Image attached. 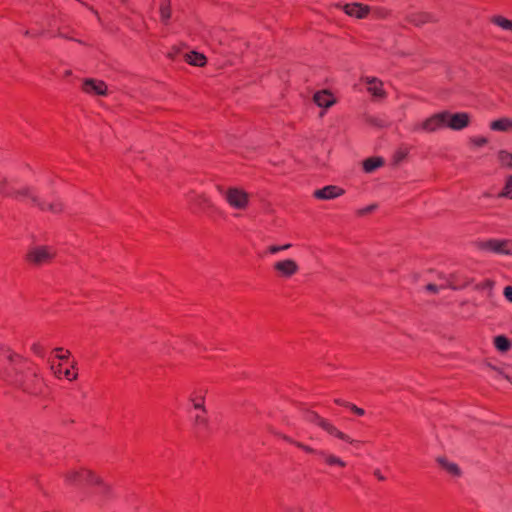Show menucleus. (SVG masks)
<instances>
[{"instance_id":"ddd939ff","label":"nucleus","mask_w":512,"mask_h":512,"mask_svg":"<svg viewBox=\"0 0 512 512\" xmlns=\"http://www.w3.org/2000/svg\"><path fill=\"white\" fill-rule=\"evenodd\" d=\"M361 81L367 85V91L375 99H384L386 92L383 89V82L376 77H362Z\"/></svg>"},{"instance_id":"0eeeda50","label":"nucleus","mask_w":512,"mask_h":512,"mask_svg":"<svg viewBox=\"0 0 512 512\" xmlns=\"http://www.w3.org/2000/svg\"><path fill=\"white\" fill-rule=\"evenodd\" d=\"M476 247L483 251H489L496 254L512 255L511 239H488L476 243Z\"/></svg>"},{"instance_id":"ea45409f","label":"nucleus","mask_w":512,"mask_h":512,"mask_svg":"<svg viewBox=\"0 0 512 512\" xmlns=\"http://www.w3.org/2000/svg\"><path fill=\"white\" fill-rule=\"evenodd\" d=\"M348 408L357 416H363L365 414V411L362 408H359L352 403L349 404Z\"/></svg>"},{"instance_id":"6ab92c4d","label":"nucleus","mask_w":512,"mask_h":512,"mask_svg":"<svg viewBox=\"0 0 512 512\" xmlns=\"http://www.w3.org/2000/svg\"><path fill=\"white\" fill-rule=\"evenodd\" d=\"M448 287L454 290L463 289L470 284V279L464 273L455 272L447 279Z\"/></svg>"},{"instance_id":"f3484780","label":"nucleus","mask_w":512,"mask_h":512,"mask_svg":"<svg viewBox=\"0 0 512 512\" xmlns=\"http://www.w3.org/2000/svg\"><path fill=\"white\" fill-rule=\"evenodd\" d=\"M51 370L53 371V374L59 379L65 378L69 381H73L77 378V372L75 371L73 365L66 367L61 363L55 364L53 362L51 364Z\"/></svg>"},{"instance_id":"72a5a7b5","label":"nucleus","mask_w":512,"mask_h":512,"mask_svg":"<svg viewBox=\"0 0 512 512\" xmlns=\"http://www.w3.org/2000/svg\"><path fill=\"white\" fill-rule=\"evenodd\" d=\"M370 13L377 19H384L389 15V11L385 8L375 7L371 8Z\"/></svg>"},{"instance_id":"a211bd4d","label":"nucleus","mask_w":512,"mask_h":512,"mask_svg":"<svg viewBox=\"0 0 512 512\" xmlns=\"http://www.w3.org/2000/svg\"><path fill=\"white\" fill-rule=\"evenodd\" d=\"M207 388L196 387L189 395V402L192 404L194 409H201L205 407V399L207 395Z\"/></svg>"},{"instance_id":"49530a36","label":"nucleus","mask_w":512,"mask_h":512,"mask_svg":"<svg viewBox=\"0 0 512 512\" xmlns=\"http://www.w3.org/2000/svg\"><path fill=\"white\" fill-rule=\"evenodd\" d=\"M334 402L337 404V405H340V406H344L346 408H348L349 406V402H346V401H343L341 399H335Z\"/></svg>"},{"instance_id":"aec40b11","label":"nucleus","mask_w":512,"mask_h":512,"mask_svg":"<svg viewBox=\"0 0 512 512\" xmlns=\"http://www.w3.org/2000/svg\"><path fill=\"white\" fill-rule=\"evenodd\" d=\"M318 457L329 467L345 468L347 466V463L343 459L326 450H320Z\"/></svg>"},{"instance_id":"f257e3e1","label":"nucleus","mask_w":512,"mask_h":512,"mask_svg":"<svg viewBox=\"0 0 512 512\" xmlns=\"http://www.w3.org/2000/svg\"><path fill=\"white\" fill-rule=\"evenodd\" d=\"M64 482L69 486H86L93 488V495L101 503L116 498V491L112 483L108 482L100 473L86 466L68 469L63 473Z\"/></svg>"},{"instance_id":"b1692460","label":"nucleus","mask_w":512,"mask_h":512,"mask_svg":"<svg viewBox=\"0 0 512 512\" xmlns=\"http://www.w3.org/2000/svg\"><path fill=\"white\" fill-rule=\"evenodd\" d=\"M490 129L500 132H510L512 131V119L504 117L494 120L490 123Z\"/></svg>"},{"instance_id":"f03ea898","label":"nucleus","mask_w":512,"mask_h":512,"mask_svg":"<svg viewBox=\"0 0 512 512\" xmlns=\"http://www.w3.org/2000/svg\"><path fill=\"white\" fill-rule=\"evenodd\" d=\"M9 384L15 385L31 395H39L45 389V383L39 375L38 367L27 359L22 362L21 370L16 372Z\"/></svg>"},{"instance_id":"a878e982","label":"nucleus","mask_w":512,"mask_h":512,"mask_svg":"<svg viewBox=\"0 0 512 512\" xmlns=\"http://www.w3.org/2000/svg\"><path fill=\"white\" fill-rule=\"evenodd\" d=\"M192 201L202 211H209L214 208L212 201L204 194L195 195Z\"/></svg>"},{"instance_id":"bb28decb","label":"nucleus","mask_w":512,"mask_h":512,"mask_svg":"<svg viewBox=\"0 0 512 512\" xmlns=\"http://www.w3.org/2000/svg\"><path fill=\"white\" fill-rule=\"evenodd\" d=\"M185 60L187 63L202 67L206 64V57L198 52L191 51L185 55Z\"/></svg>"},{"instance_id":"cd10ccee","label":"nucleus","mask_w":512,"mask_h":512,"mask_svg":"<svg viewBox=\"0 0 512 512\" xmlns=\"http://www.w3.org/2000/svg\"><path fill=\"white\" fill-rule=\"evenodd\" d=\"M383 164L384 161L382 158L371 157L363 162V169L365 170V172L370 173L373 172L375 169L383 166Z\"/></svg>"},{"instance_id":"4c0bfd02","label":"nucleus","mask_w":512,"mask_h":512,"mask_svg":"<svg viewBox=\"0 0 512 512\" xmlns=\"http://www.w3.org/2000/svg\"><path fill=\"white\" fill-rule=\"evenodd\" d=\"M291 247V244H285V245H282V246H277V245H271L268 247V252L270 254H276L282 250H286L288 248Z\"/></svg>"},{"instance_id":"f8f14e48","label":"nucleus","mask_w":512,"mask_h":512,"mask_svg":"<svg viewBox=\"0 0 512 512\" xmlns=\"http://www.w3.org/2000/svg\"><path fill=\"white\" fill-rule=\"evenodd\" d=\"M32 190L29 188H23L19 190H15L7 180H2L0 182V193L3 196L14 197L16 199L24 200L30 199L32 195Z\"/></svg>"},{"instance_id":"9b49d317","label":"nucleus","mask_w":512,"mask_h":512,"mask_svg":"<svg viewBox=\"0 0 512 512\" xmlns=\"http://www.w3.org/2000/svg\"><path fill=\"white\" fill-rule=\"evenodd\" d=\"M82 91L89 95L105 96L108 93V87L102 80L87 78L82 83Z\"/></svg>"},{"instance_id":"09e8293b","label":"nucleus","mask_w":512,"mask_h":512,"mask_svg":"<svg viewBox=\"0 0 512 512\" xmlns=\"http://www.w3.org/2000/svg\"><path fill=\"white\" fill-rule=\"evenodd\" d=\"M289 512H303V510L300 508H293V509H290Z\"/></svg>"},{"instance_id":"4be33fe9","label":"nucleus","mask_w":512,"mask_h":512,"mask_svg":"<svg viewBox=\"0 0 512 512\" xmlns=\"http://www.w3.org/2000/svg\"><path fill=\"white\" fill-rule=\"evenodd\" d=\"M194 410L196 411L195 415L193 416V424L195 428L199 431L206 430L208 428V417L205 407Z\"/></svg>"},{"instance_id":"393cba45","label":"nucleus","mask_w":512,"mask_h":512,"mask_svg":"<svg viewBox=\"0 0 512 512\" xmlns=\"http://www.w3.org/2000/svg\"><path fill=\"white\" fill-rule=\"evenodd\" d=\"M436 461L439 464V466L450 475L460 476L461 470L457 464L449 462L448 459L445 457H438Z\"/></svg>"},{"instance_id":"37998d69","label":"nucleus","mask_w":512,"mask_h":512,"mask_svg":"<svg viewBox=\"0 0 512 512\" xmlns=\"http://www.w3.org/2000/svg\"><path fill=\"white\" fill-rule=\"evenodd\" d=\"M426 290H428V291H430L432 293H437L438 292V287H437V285L430 283V284H428L426 286Z\"/></svg>"},{"instance_id":"de8ad7c7","label":"nucleus","mask_w":512,"mask_h":512,"mask_svg":"<svg viewBox=\"0 0 512 512\" xmlns=\"http://www.w3.org/2000/svg\"><path fill=\"white\" fill-rule=\"evenodd\" d=\"M8 370H13V372H19V370H21V368L19 367V365H13V366H8Z\"/></svg>"},{"instance_id":"79ce46f5","label":"nucleus","mask_w":512,"mask_h":512,"mask_svg":"<svg viewBox=\"0 0 512 512\" xmlns=\"http://www.w3.org/2000/svg\"><path fill=\"white\" fill-rule=\"evenodd\" d=\"M504 295L510 302H512V286L504 288Z\"/></svg>"},{"instance_id":"c756f323","label":"nucleus","mask_w":512,"mask_h":512,"mask_svg":"<svg viewBox=\"0 0 512 512\" xmlns=\"http://www.w3.org/2000/svg\"><path fill=\"white\" fill-rule=\"evenodd\" d=\"M491 22L504 30L512 31V20H509L503 16H493Z\"/></svg>"},{"instance_id":"39448f33","label":"nucleus","mask_w":512,"mask_h":512,"mask_svg":"<svg viewBox=\"0 0 512 512\" xmlns=\"http://www.w3.org/2000/svg\"><path fill=\"white\" fill-rule=\"evenodd\" d=\"M219 192L229 204L230 207L236 210H246L249 201L250 195L245 190L239 187H229L227 189L219 186Z\"/></svg>"},{"instance_id":"9d476101","label":"nucleus","mask_w":512,"mask_h":512,"mask_svg":"<svg viewBox=\"0 0 512 512\" xmlns=\"http://www.w3.org/2000/svg\"><path fill=\"white\" fill-rule=\"evenodd\" d=\"M448 116H445L446 127L452 130H462L469 126L470 116L465 112L450 113L445 111Z\"/></svg>"},{"instance_id":"2eb2a0df","label":"nucleus","mask_w":512,"mask_h":512,"mask_svg":"<svg viewBox=\"0 0 512 512\" xmlns=\"http://www.w3.org/2000/svg\"><path fill=\"white\" fill-rule=\"evenodd\" d=\"M344 12L357 19L366 18L371 11V7L362 3H348L343 7Z\"/></svg>"},{"instance_id":"a19ab883","label":"nucleus","mask_w":512,"mask_h":512,"mask_svg":"<svg viewBox=\"0 0 512 512\" xmlns=\"http://www.w3.org/2000/svg\"><path fill=\"white\" fill-rule=\"evenodd\" d=\"M375 209V205H370V206H367L363 209H360L357 211V215L358 216H364L370 212H372L373 210Z\"/></svg>"},{"instance_id":"6e6552de","label":"nucleus","mask_w":512,"mask_h":512,"mask_svg":"<svg viewBox=\"0 0 512 512\" xmlns=\"http://www.w3.org/2000/svg\"><path fill=\"white\" fill-rule=\"evenodd\" d=\"M445 116H448L445 111L435 113L425 119L424 121L417 123L414 125L413 130L414 131H425L427 133H432L437 130H440L442 128L446 127L445 122Z\"/></svg>"},{"instance_id":"e433bc0d","label":"nucleus","mask_w":512,"mask_h":512,"mask_svg":"<svg viewBox=\"0 0 512 512\" xmlns=\"http://www.w3.org/2000/svg\"><path fill=\"white\" fill-rule=\"evenodd\" d=\"M56 358L59 360H68L70 352L65 350L64 348H56L55 350Z\"/></svg>"},{"instance_id":"58836bf2","label":"nucleus","mask_w":512,"mask_h":512,"mask_svg":"<svg viewBox=\"0 0 512 512\" xmlns=\"http://www.w3.org/2000/svg\"><path fill=\"white\" fill-rule=\"evenodd\" d=\"M471 143L477 147H482L487 144L488 140L485 137H473L470 139Z\"/></svg>"},{"instance_id":"603ef678","label":"nucleus","mask_w":512,"mask_h":512,"mask_svg":"<svg viewBox=\"0 0 512 512\" xmlns=\"http://www.w3.org/2000/svg\"><path fill=\"white\" fill-rule=\"evenodd\" d=\"M122 2H125L126 0H121Z\"/></svg>"},{"instance_id":"f704fd0d","label":"nucleus","mask_w":512,"mask_h":512,"mask_svg":"<svg viewBox=\"0 0 512 512\" xmlns=\"http://www.w3.org/2000/svg\"><path fill=\"white\" fill-rule=\"evenodd\" d=\"M31 351L33 352V354H35L36 356H39L41 358H43L45 356V348L39 342L32 344Z\"/></svg>"},{"instance_id":"8fccbe9b","label":"nucleus","mask_w":512,"mask_h":512,"mask_svg":"<svg viewBox=\"0 0 512 512\" xmlns=\"http://www.w3.org/2000/svg\"><path fill=\"white\" fill-rule=\"evenodd\" d=\"M405 157V154H399L397 160L399 161L400 159L404 158Z\"/></svg>"},{"instance_id":"c03bdc74","label":"nucleus","mask_w":512,"mask_h":512,"mask_svg":"<svg viewBox=\"0 0 512 512\" xmlns=\"http://www.w3.org/2000/svg\"><path fill=\"white\" fill-rule=\"evenodd\" d=\"M282 439H283L284 441H286L287 443L292 444V445H294V446H295V443H298V442H299V441H296V440H294L293 438H291V437H289V436H287V435H283V436H282Z\"/></svg>"},{"instance_id":"2f4dec72","label":"nucleus","mask_w":512,"mask_h":512,"mask_svg":"<svg viewBox=\"0 0 512 512\" xmlns=\"http://www.w3.org/2000/svg\"><path fill=\"white\" fill-rule=\"evenodd\" d=\"M160 15L163 22H167L171 17L170 1H160Z\"/></svg>"},{"instance_id":"423d86ee","label":"nucleus","mask_w":512,"mask_h":512,"mask_svg":"<svg viewBox=\"0 0 512 512\" xmlns=\"http://www.w3.org/2000/svg\"><path fill=\"white\" fill-rule=\"evenodd\" d=\"M307 421L316 424L317 426L321 427L324 431H326L329 435L334 436L344 442H347L349 444L359 443V441L353 440L350 436L347 434L341 432L339 429H337L331 422L328 420L322 418L320 415H318L315 412H310L306 416Z\"/></svg>"},{"instance_id":"dca6fc26","label":"nucleus","mask_w":512,"mask_h":512,"mask_svg":"<svg viewBox=\"0 0 512 512\" xmlns=\"http://www.w3.org/2000/svg\"><path fill=\"white\" fill-rule=\"evenodd\" d=\"M344 194V190L336 185H328L314 191L313 196L320 200H331Z\"/></svg>"},{"instance_id":"a18cd8bd","label":"nucleus","mask_w":512,"mask_h":512,"mask_svg":"<svg viewBox=\"0 0 512 512\" xmlns=\"http://www.w3.org/2000/svg\"><path fill=\"white\" fill-rule=\"evenodd\" d=\"M373 474L379 481H384L386 479L379 469H376Z\"/></svg>"},{"instance_id":"412c9836","label":"nucleus","mask_w":512,"mask_h":512,"mask_svg":"<svg viewBox=\"0 0 512 512\" xmlns=\"http://www.w3.org/2000/svg\"><path fill=\"white\" fill-rule=\"evenodd\" d=\"M313 100L319 107L328 108L335 103V98L328 90H321L314 94Z\"/></svg>"},{"instance_id":"c9c22d12","label":"nucleus","mask_w":512,"mask_h":512,"mask_svg":"<svg viewBox=\"0 0 512 512\" xmlns=\"http://www.w3.org/2000/svg\"><path fill=\"white\" fill-rule=\"evenodd\" d=\"M295 447L303 450L307 454H312V455H316V456H318V453L320 451V450L314 449L302 442L295 443Z\"/></svg>"},{"instance_id":"5701e85b","label":"nucleus","mask_w":512,"mask_h":512,"mask_svg":"<svg viewBox=\"0 0 512 512\" xmlns=\"http://www.w3.org/2000/svg\"><path fill=\"white\" fill-rule=\"evenodd\" d=\"M437 18L428 12H419L410 16V22L416 26L424 25L426 23L436 22Z\"/></svg>"},{"instance_id":"1a4fd4ad","label":"nucleus","mask_w":512,"mask_h":512,"mask_svg":"<svg viewBox=\"0 0 512 512\" xmlns=\"http://www.w3.org/2000/svg\"><path fill=\"white\" fill-rule=\"evenodd\" d=\"M273 270L280 278H291L299 271L298 264L292 259H284L273 264Z\"/></svg>"},{"instance_id":"7c9ffc66","label":"nucleus","mask_w":512,"mask_h":512,"mask_svg":"<svg viewBox=\"0 0 512 512\" xmlns=\"http://www.w3.org/2000/svg\"><path fill=\"white\" fill-rule=\"evenodd\" d=\"M497 157L501 166L512 168V153L506 150H500Z\"/></svg>"},{"instance_id":"c85d7f7f","label":"nucleus","mask_w":512,"mask_h":512,"mask_svg":"<svg viewBox=\"0 0 512 512\" xmlns=\"http://www.w3.org/2000/svg\"><path fill=\"white\" fill-rule=\"evenodd\" d=\"M494 345L500 352H507L511 348L510 340L503 335H499L494 338Z\"/></svg>"},{"instance_id":"20e7f679","label":"nucleus","mask_w":512,"mask_h":512,"mask_svg":"<svg viewBox=\"0 0 512 512\" xmlns=\"http://www.w3.org/2000/svg\"><path fill=\"white\" fill-rule=\"evenodd\" d=\"M56 254V249L52 246L34 245L27 250L25 261L31 266L40 267L51 263Z\"/></svg>"},{"instance_id":"7ed1b4c3","label":"nucleus","mask_w":512,"mask_h":512,"mask_svg":"<svg viewBox=\"0 0 512 512\" xmlns=\"http://www.w3.org/2000/svg\"><path fill=\"white\" fill-rule=\"evenodd\" d=\"M24 359L15 353L10 347L0 344V379L9 383L13 379L16 372L8 370V366L19 365L21 368Z\"/></svg>"},{"instance_id":"4468645a","label":"nucleus","mask_w":512,"mask_h":512,"mask_svg":"<svg viewBox=\"0 0 512 512\" xmlns=\"http://www.w3.org/2000/svg\"><path fill=\"white\" fill-rule=\"evenodd\" d=\"M30 201L33 205L37 206L42 211H49L53 214H59L64 211V205L61 201L56 200L51 203H46L45 201H41L35 194L32 192L30 197Z\"/></svg>"},{"instance_id":"473e14b6","label":"nucleus","mask_w":512,"mask_h":512,"mask_svg":"<svg viewBox=\"0 0 512 512\" xmlns=\"http://www.w3.org/2000/svg\"><path fill=\"white\" fill-rule=\"evenodd\" d=\"M501 197L512 199V176H509L506 180L505 186L500 193Z\"/></svg>"},{"instance_id":"3c124183","label":"nucleus","mask_w":512,"mask_h":512,"mask_svg":"<svg viewBox=\"0 0 512 512\" xmlns=\"http://www.w3.org/2000/svg\"><path fill=\"white\" fill-rule=\"evenodd\" d=\"M25 35H30V31H28V30H27V31L25 32Z\"/></svg>"}]
</instances>
